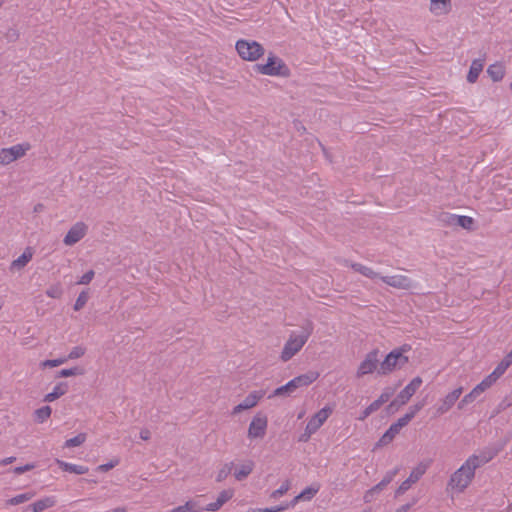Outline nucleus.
Instances as JSON below:
<instances>
[{
    "mask_svg": "<svg viewBox=\"0 0 512 512\" xmlns=\"http://www.w3.org/2000/svg\"><path fill=\"white\" fill-rule=\"evenodd\" d=\"M494 457L495 453L490 450L470 455L464 463L450 475L446 485V492L452 497L464 493L473 482L476 470L490 462Z\"/></svg>",
    "mask_w": 512,
    "mask_h": 512,
    "instance_id": "1",
    "label": "nucleus"
},
{
    "mask_svg": "<svg viewBox=\"0 0 512 512\" xmlns=\"http://www.w3.org/2000/svg\"><path fill=\"white\" fill-rule=\"evenodd\" d=\"M313 329L312 322H308L302 327L301 332H291L280 353L281 361L288 362L297 355L312 335Z\"/></svg>",
    "mask_w": 512,
    "mask_h": 512,
    "instance_id": "2",
    "label": "nucleus"
},
{
    "mask_svg": "<svg viewBox=\"0 0 512 512\" xmlns=\"http://www.w3.org/2000/svg\"><path fill=\"white\" fill-rule=\"evenodd\" d=\"M504 374L495 369L467 393L458 403V409L463 410L467 405L476 401L485 391L490 389Z\"/></svg>",
    "mask_w": 512,
    "mask_h": 512,
    "instance_id": "3",
    "label": "nucleus"
},
{
    "mask_svg": "<svg viewBox=\"0 0 512 512\" xmlns=\"http://www.w3.org/2000/svg\"><path fill=\"white\" fill-rule=\"evenodd\" d=\"M319 378V373L316 371H309L305 374H301L297 377H294L285 385L276 388L273 393L269 396V398L277 397V396H290L292 395L298 388L307 387L313 382H315Z\"/></svg>",
    "mask_w": 512,
    "mask_h": 512,
    "instance_id": "4",
    "label": "nucleus"
},
{
    "mask_svg": "<svg viewBox=\"0 0 512 512\" xmlns=\"http://www.w3.org/2000/svg\"><path fill=\"white\" fill-rule=\"evenodd\" d=\"M235 48L240 58L250 62L257 61L265 53L264 47L254 40L240 39L236 42Z\"/></svg>",
    "mask_w": 512,
    "mask_h": 512,
    "instance_id": "5",
    "label": "nucleus"
},
{
    "mask_svg": "<svg viewBox=\"0 0 512 512\" xmlns=\"http://www.w3.org/2000/svg\"><path fill=\"white\" fill-rule=\"evenodd\" d=\"M257 71L262 75L267 76H280V77H288L290 75V69L285 64V62L270 53L267 57V62L265 64L257 65Z\"/></svg>",
    "mask_w": 512,
    "mask_h": 512,
    "instance_id": "6",
    "label": "nucleus"
},
{
    "mask_svg": "<svg viewBox=\"0 0 512 512\" xmlns=\"http://www.w3.org/2000/svg\"><path fill=\"white\" fill-rule=\"evenodd\" d=\"M406 349H394L380 362L378 374L387 375L400 369L408 363V357L403 354Z\"/></svg>",
    "mask_w": 512,
    "mask_h": 512,
    "instance_id": "7",
    "label": "nucleus"
},
{
    "mask_svg": "<svg viewBox=\"0 0 512 512\" xmlns=\"http://www.w3.org/2000/svg\"><path fill=\"white\" fill-rule=\"evenodd\" d=\"M333 408L325 406L316 412L307 422L304 433L300 436L299 441L306 442L315 434L321 426L327 421L332 414Z\"/></svg>",
    "mask_w": 512,
    "mask_h": 512,
    "instance_id": "8",
    "label": "nucleus"
},
{
    "mask_svg": "<svg viewBox=\"0 0 512 512\" xmlns=\"http://www.w3.org/2000/svg\"><path fill=\"white\" fill-rule=\"evenodd\" d=\"M31 149L29 142H22L11 147L0 148V165L8 166L11 163L23 158Z\"/></svg>",
    "mask_w": 512,
    "mask_h": 512,
    "instance_id": "9",
    "label": "nucleus"
},
{
    "mask_svg": "<svg viewBox=\"0 0 512 512\" xmlns=\"http://www.w3.org/2000/svg\"><path fill=\"white\" fill-rule=\"evenodd\" d=\"M431 460L420 461L410 472V475L407 479H405L397 488L395 494L396 496L404 494L407 490H409L412 485L417 483L422 476L426 473L428 468L431 465Z\"/></svg>",
    "mask_w": 512,
    "mask_h": 512,
    "instance_id": "10",
    "label": "nucleus"
},
{
    "mask_svg": "<svg viewBox=\"0 0 512 512\" xmlns=\"http://www.w3.org/2000/svg\"><path fill=\"white\" fill-rule=\"evenodd\" d=\"M380 365V351L379 349H373L368 352L364 359L359 363L356 370V377L362 378L365 375H369L378 372Z\"/></svg>",
    "mask_w": 512,
    "mask_h": 512,
    "instance_id": "11",
    "label": "nucleus"
},
{
    "mask_svg": "<svg viewBox=\"0 0 512 512\" xmlns=\"http://www.w3.org/2000/svg\"><path fill=\"white\" fill-rule=\"evenodd\" d=\"M268 427V418L262 413H257L251 419L247 430V437L250 440L263 439Z\"/></svg>",
    "mask_w": 512,
    "mask_h": 512,
    "instance_id": "12",
    "label": "nucleus"
},
{
    "mask_svg": "<svg viewBox=\"0 0 512 512\" xmlns=\"http://www.w3.org/2000/svg\"><path fill=\"white\" fill-rule=\"evenodd\" d=\"M89 227L83 221H77L74 223L63 238V244L65 246H73L80 242L88 234Z\"/></svg>",
    "mask_w": 512,
    "mask_h": 512,
    "instance_id": "13",
    "label": "nucleus"
},
{
    "mask_svg": "<svg viewBox=\"0 0 512 512\" xmlns=\"http://www.w3.org/2000/svg\"><path fill=\"white\" fill-rule=\"evenodd\" d=\"M463 393V388L458 387L446 394L443 398L439 400L438 405L436 406V413L438 415H444L456 404L459 400L461 394Z\"/></svg>",
    "mask_w": 512,
    "mask_h": 512,
    "instance_id": "14",
    "label": "nucleus"
},
{
    "mask_svg": "<svg viewBox=\"0 0 512 512\" xmlns=\"http://www.w3.org/2000/svg\"><path fill=\"white\" fill-rule=\"evenodd\" d=\"M264 395L265 393L262 390H255L250 392L241 403H239L232 409L231 414L238 415L244 410L254 408L255 406H257L259 401L264 397Z\"/></svg>",
    "mask_w": 512,
    "mask_h": 512,
    "instance_id": "15",
    "label": "nucleus"
},
{
    "mask_svg": "<svg viewBox=\"0 0 512 512\" xmlns=\"http://www.w3.org/2000/svg\"><path fill=\"white\" fill-rule=\"evenodd\" d=\"M380 280L388 286L396 289L409 290L414 287V282L405 275L397 274L391 276H381Z\"/></svg>",
    "mask_w": 512,
    "mask_h": 512,
    "instance_id": "16",
    "label": "nucleus"
},
{
    "mask_svg": "<svg viewBox=\"0 0 512 512\" xmlns=\"http://www.w3.org/2000/svg\"><path fill=\"white\" fill-rule=\"evenodd\" d=\"M422 378L417 376L413 378L409 384H407L403 390L398 394L396 401L399 402L400 405L406 404L410 398L416 393V391L422 385Z\"/></svg>",
    "mask_w": 512,
    "mask_h": 512,
    "instance_id": "17",
    "label": "nucleus"
},
{
    "mask_svg": "<svg viewBox=\"0 0 512 512\" xmlns=\"http://www.w3.org/2000/svg\"><path fill=\"white\" fill-rule=\"evenodd\" d=\"M452 0H429V11L434 16H443L450 13Z\"/></svg>",
    "mask_w": 512,
    "mask_h": 512,
    "instance_id": "18",
    "label": "nucleus"
},
{
    "mask_svg": "<svg viewBox=\"0 0 512 512\" xmlns=\"http://www.w3.org/2000/svg\"><path fill=\"white\" fill-rule=\"evenodd\" d=\"M55 504L56 499L54 496H46L24 507L23 512H42L53 507Z\"/></svg>",
    "mask_w": 512,
    "mask_h": 512,
    "instance_id": "19",
    "label": "nucleus"
},
{
    "mask_svg": "<svg viewBox=\"0 0 512 512\" xmlns=\"http://www.w3.org/2000/svg\"><path fill=\"white\" fill-rule=\"evenodd\" d=\"M234 496V490L233 489H225V490H222L219 494H218V497L216 499L215 502H211L209 503L206 507H204L203 509L205 511H211V512H215V511H218L220 510V508L226 503L228 502L230 499H232V497Z\"/></svg>",
    "mask_w": 512,
    "mask_h": 512,
    "instance_id": "20",
    "label": "nucleus"
},
{
    "mask_svg": "<svg viewBox=\"0 0 512 512\" xmlns=\"http://www.w3.org/2000/svg\"><path fill=\"white\" fill-rule=\"evenodd\" d=\"M33 258V250L31 247H27L24 252L10 264V270L16 271L23 269Z\"/></svg>",
    "mask_w": 512,
    "mask_h": 512,
    "instance_id": "21",
    "label": "nucleus"
},
{
    "mask_svg": "<svg viewBox=\"0 0 512 512\" xmlns=\"http://www.w3.org/2000/svg\"><path fill=\"white\" fill-rule=\"evenodd\" d=\"M424 404L419 403L412 407H410L409 411L400 417L395 423H393L396 428L401 431L403 427L409 424V422L415 417V415L423 408Z\"/></svg>",
    "mask_w": 512,
    "mask_h": 512,
    "instance_id": "22",
    "label": "nucleus"
},
{
    "mask_svg": "<svg viewBox=\"0 0 512 512\" xmlns=\"http://www.w3.org/2000/svg\"><path fill=\"white\" fill-rule=\"evenodd\" d=\"M69 390V385L67 382H59L57 383L51 392L47 393L45 396H44V401L45 402H53L57 399H59L60 397H62L63 395H65Z\"/></svg>",
    "mask_w": 512,
    "mask_h": 512,
    "instance_id": "23",
    "label": "nucleus"
},
{
    "mask_svg": "<svg viewBox=\"0 0 512 512\" xmlns=\"http://www.w3.org/2000/svg\"><path fill=\"white\" fill-rule=\"evenodd\" d=\"M55 462L59 466V468L65 472H69V473H73V474H77V475H83L89 471V468L84 465L73 464V463L65 462L60 459H56Z\"/></svg>",
    "mask_w": 512,
    "mask_h": 512,
    "instance_id": "24",
    "label": "nucleus"
},
{
    "mask_svg": "<svg viewBox=\"0 0 512 512\" xmlns=\"http://www.w3.org/2000/svg\"><path fill=\"white\" fill-rule=\"evenodd\" d=\"M255 463L252 460H246L239 464L234 471V477L238 481L246 479L254 470Z\"/></svg>",
    "mask_w": 512,
    "mask_h": 512,
    "instance_id": "25",
    "label": "nucleus"
},
{
    "mask_svg": "<svg viewBox=\"0 0 512 512\" xmlns=\"http://www.w3.org/2000/svg\"><path fill=\"white\" fill-rule=\"evenodd\" d=\"M203 507L200 506L199 502L195 499L186 501L183 505H179L168 512H202Z\"/></svg>",
    "mask_w": 512,
    "mask_h": 512,
    "instance_id": "26",
    "label": "nucleus"
},
{
    "mask_svg": "<svg viewBox=\"0 0 512 512\" xmlns=\"http://www.w3.org/2000/svg\"><path fill=\"white\" fill-rule=\"evenodd\" d=\"M484 67L483 61L480 59H475L472 61L468 75L467 81L469 83H475L482 72Z\"/></svg>",
    "mask_w": 512,
    "mask_h": 512,
    "instance_id": "27",
    "label": "nucleus"
},
{
    "mask_svg": "<svg viewBox=\"0 0 512 512\" xmlns=\"http://www.w3.org/2000/svg\"><path fill=\"white\" fill-rule=\"evenodd\" d=\"M487 73L494 82H498L505 76V67L501 63H495L488 67Z\"/></svg>",
    "mask_w": 512,
    "mask_h": 512,
    "instance_id": "28",
    "label": "nucleus"
},
{
    "mask_svg": "<svg viewBox=\"0 0 512 512\" xmlns=\"http://www.w3.org/2000/svg\"><path fill=\"white\" fill-rule=\"evenodd\" d=\"M450 223L458 225L464 229L470 230L473 227L474 220L472 217L464 215H451Z\"/></svg>",
    "mask_w": 512,
    "mask_h": 512,
    "instance_id": "29",
    "label": "nucleus"
},
{
    "mask_svg": "<svg viewBox=\"0 0 512 512\" xmlns=\"http://www.w3.org/2000/svg\"><path fill=\"white\" fill-rule=\"evenodd\" d=\"M351 268L362 274L363 276L370 278V279H380L381 275L377 272H375L372 268L367 267L365 265H362L360 263H352Z\"/></svg>",
    "mask_w": 512,
    "mask_h": 512,
    "instance_id": "30",
    "label": "nucleus"
},
{
    "mask_svg": "<svg viewBox=\"0 0 512 512\" xmlns=\"http://www.w3.org/2000/svg\"><path fill=\"white\" fill-rule=\"evenodd\" d=\"M399 433L400 431L392 424L377 442V447L388 445Z\"/></svg>",
    "mask_w": 512,
    "mask_h": 512,
    "instance_id": "31",
    "label": "nucleus"
},
{
    "mask_svg": "<svg viewBox=\"0 0 512 512\" xmlns=\"http://www.w3.org/2000/svg\"><path fill=\"white\" fill-rule=\"evenodd\" d=\"M34 496H35V492H33V491L21 493V494H18L16 496L8 499L6 502V505H8V506L19 505V504L30 501L32 498H34Z\"/></svg>",
    "mask_w": 512,
    "mask_h": 512,
    "instance_id": "32",
    "label": "nucleus"
},
{
    "mask_svg": "<svg viewBox=\"0 0 512 512\" xmlns=\"http://www.w3.org/2000/svg\"><path fill=\"white\" fill-rule=\"evenodd\" d=\"M51 413L52 409L50 406H43L35 410L34 419L38 423H43L50 418Z\"/></svg>",
    "mask_w": 512,
    "mask_h": 512,
    "instance_id": "33",
    "label": "nucleus"
},
{
    "mask_svg": "<svg viewBox=\"0 0 512 512\" xmlns=\"http://www.w3.org/2000/svg\"><path fill=\"white\" fill-rule=\"evenodd\" d=\"M384 490V488L382 486H380V484H376L375 486H373L372 488H370L369 490H367L364 495H363V501L365 503H371L373 502L377 496Z\"/></svg>",
    "mask_w": 512,
    "mask_h": 512,
    "instance_id": "34",
    "label": "nucleus"
},
{
    "mask_svg": "<svg viewBox=\"0 0 512 512\" xmlns=\"http://www.w3.org/2000/svg\"><path fill=\"white\" fill-rule=\"evenodd\" d=\"M319 489V484L308 486L300 494H298V498H302L303 501H309L318 493Z\"/></svg>",
    "mask_w": 512,
    "mask_h": 512,
    "instance_id": "35",
    "label": "nucleus"
},
{
    "mask_svg": "<svg viewBox=\"0 0 512 512\" xmlns=\"http://www.w3.org/2000/svg\"><path fill=\"white\" fill-rule=\"evenodd\" d=\"M83 374H84V370L80 367L75 366L72 368H66V369L60 370L59 372H57L56 377L57 378H67V377L79 376V375H83Z\"/></svg>",
    "mask_w": 512,
    "mask_h": 512,
    "instance_id": "36",
    "label": "nucleus"
},
{
    "mask_svg": "<svg viewBox=\"0 0 512 512\" xmlns=\"http://www.w3.org/2000/svg\"><path fill=\"white\" fill-rule=\"evenodd\" d=\"M86 434L85 433H79L78 435L67 439L64 443V447L66 448H72V447H78L81 446L86 441Z\"/></svg>",
    "mask_w": 512,
    "mask_h": 512,
    "instance_id": "37",
    "label": "nucleus"
},
{
    "mask_svg": "<svg viewBox=\"0 0 512 512\" xmlns=\"http://www.w3.org/2000/svg\"><path fill=\"white\" fill-rule=\"evenodd\" d=\"M290 486H291L290 481L285 480L278 489L274 490L270 494V498L274 499V500L279 499L280 497H282L284 494H286L289 491Z\"/></svg>",
    "mask_w": 512,
    "mask_h": 512,
    "instance_id": "38",
    "label": "nucleus"
},
{
    "mask_svg": "<svg viewBox=\"0 0 512 512\" xmlns=\"http://www.w3.org/2000/svg\"><path fill=\"white\" fill-rule=\"evenodd\" d=\"M66 361H67L66 357H60L57 359H48V360H44V361L40 362V367L43 369L58 367V366L64 364Z\"/></svg>",
    "mask_w": 512,
    "mask_h": 512,
    "instance_id": "39",
    "label": "nucleus"
},
{
    "mask_svg": "<svg viewBox=\"0 0 512 512\" xmlns=\"http://www.w3.org/2000/svg\"><path fill=\"white\" fill-rule=\"evenodd\" d=\"M512 364V349L510 352L498 363L496 368L501 371L503 374L507 371V369Z\"/></svg>",
    "mask_w": 512,
    "mask_h": 512,
    "instance_id": "40",
    "label": "nucleus"
},
{
    "mask_svg": "<svg viewBox=\"0 0 512 512\" xmlns=\"http://www.w3.org/2000/svg\"><path fill=\"white\" fill-rule=\"evenodd\" d=\"M62 294H63V290H62L60 284L51 285L46 290V295L53 299H59L62 296Z\"/></svg>",
    "mask_w": 512,
    "mask_h": 512,
    "instance_id": "41",
    "label": "nucleus"
},
{
    "mask_svg": "<svg viewBox=\"0 0 512 512\" xmlns=\"http://www.w3.org/2000/svg\"><path fill=\"white\" fill-rule=\"evenodd\" d=\"M88 299H89L88 293L86 291H82L78 295V297H77V299H76V301L74 303V307H73L74 310L75 311L81 310L86 305Z\"/></svg>",
    "mask_w": 512,
    "mask_h": 512,
    "instance_id": "42",
    "label": "nucleus"
},
{
    "mask_svg": "<svg viewBox=\"0 0 512 512\" xmlns=\"http://www.w3.org/2000/svg\"><path fill=\"white\" fill-rule=\"evenodd\" d=\"M398 472V468L388 471L383 477V479L379 482L380 486H382L385 489L388 486V484H390L393 481Z\"/></svg>",
    "mask_w": 512,
    "mask_h": 512,
    "instance_id": "43",
    "label": "nucleus"
},
{
    "mask_svg": "<svg viewBox=\"0 0 512 512\" xmlns=\"http://www.w3.org/2000/svg\"><path fill=\"white\" fill-rule=\"evenodd\" d=\"M85 351H86L85 348H83L81 346H75L70 350V352L66 358H67V360L68 359L74 360V359L81 358L85 354Z\"/></svg>",
    "mask_w": 512,
    "mask_h": 512,
    "instance_id": "44",
    "label": "nucleus"
},
{
    "mask_svg": "<svg viewBox=\"0 0 512 512\" xmlns=\"http://www.w3.org/2000/svg\"><path fill=\"white\" fill-rule=\"evenodd\" d=\"M289 505H279L271 508H255L252 509L251 512H283L288 509Z\"/></svg>",
    "mask_w": 512,
    "mask_h": 512,
    "instance_id": "45",
    "label": "nucleus"
},
{
    "mask_svg": "<svg viewBox=\"0 0 512 512\" xmlns=\"http://www.w3.org/2000/svg\"><path fill=\"white\" fill-rule=\"evenodd\" d=\"M118 464H119V459H113V460L109 461L108 463L99 465L97 467V470L100 472H107V471L113 469L114 467H116Z\"/></svg>",
    "mask_w": 512,
    "mask_h": 512,
    "instance_id": "46",
    "label": "nucleus"
},
{
    "mask_svg": "<svg viewBox=\"0 0 512 512\" xmlns=\"http://www.w3.org/2000/svg\"><path fill=\"white\" fill-rule=\"evenodd\" d=\"M94 271L93 270H89L88 272H86L85 274H83L80 279L78 280L77 284L79 285H87L89 284L93 278H94Z\"/></svg>",
    "mask_w": 512,
    "mask_h": 512,
    "instance_id": "47",
    "label": "nucleus"
},
{
    "mask_svg": "<svg viewBox=\"0 0 512 512\" xmlns=\"http://www.w3.org/2000/svg\"><path fill=\"white\" fill-rule=\"evenodd\" d=\"M394 391L390 388L385 389L381 395L377 398L380 404L386 403L393 395Z\"/></svg>",
    "mask_w": 512,
    "mask_h": 512,
    "instance_id": "48",
    "label": "nucleus"
},
{
    "mask_svg": "<svg viewBox=\"0 0 512 512\" xmlns=\"http://www.w3.org/2000/svg\"><path fill=\"white\" fill-rule=\"evenodd\" d=\"M231 465L232 463H230V465H225V467H223L217 474V477H216V480L218 482H221L223 481L227 476L228 474L230 473L231 471Z\"/></svg>",
    "mask_w": 512,
    "mask_h": 512,
    "instance_id": "49",
    "label": "nucleus"
},
{
    "mask_svg": "<svg viewBox=\"0 0 512 512\" xmlns=\"http://www.w3.org/2000/svg\"><path fill=\"white\" fill-rule=\"evenodd\" d=\"M34 468V465L33 464H26L24 466H18V467H15L13 469V472L16 474V475H20V474H23L27 471H30Z\"/></svg>",
    "mask_w": 512,
    "mask_h": 512,
    "instance_id": "50",
    "label": "nucleus"
},
{
    "mask_svg": "<svg viewBox=\"0 0 512 512\" xmlns=\"http://www.w3.org/2000/svg\"><path fill=\"white\" fill-rule=\"evenodd\" d=\"M139 435L142 440L147 441L151 437V432L148 429L144 428L140 431Z\"/></svg>",
    "mask_w": 512,
    "mask_h": 512,
    "instance_id": "51",
    "label": "nucleus"
},
{
    "mask_svg": "<svg viewBox=\"0 0 512 512\" xmlns=\"http://www.w3.org/2000/svg\"><path fill=\"white\" fill-rule=\"evenodd\" d=\"M382 406V404H380L378 402V400L376 399L375 401H373L368 407H369V410L374 413L376 412L380 407Z\"/></svg>",
    "mask_w": 512,
    "mask_h": 512,
    "instance_id": "52",
    "label": "nucleus"
},
{
    "mask_svg": "<svg viewBox=\"0 0 512 512\" xmlns=\"http://www.w3.org/2000/svg\"><path fill=\"white\" fill-rule=\"evenodd\" d=\"M371 414H372V412L369 410V407L367 406V407L362 411V413L360 414V416L358 417V420L363 421V420H365L368 416H370Z\"/></svg>",
    "mask_w": 512,
    "mask_h": 512,
    "instance_id": "53",
    "label": "nucleus"
},
{
    "mask_svg": "<svg viewBox=\"0 0 512 512\" xmlns=\"http://www.w3.org/2000/svg\"><path fill=\"white\" fill-rule=\"evenodd\" d=\"M15 460H16V458L14 456L6 457V458L0 460V465L6 466L8 464L13 463Z\"/></svg>",
    "mask_w": 512,
    "mask_h": 512,
    "instance_id": "54",
    "label": "nucleus"
},
{
    "mask_svg": "<svg viewBox=\"0 0 512 512\" xmlns=\"http://www.w3.org/2000/svg\"><path fill=\"white\" fill-rule=\"evenodd\" d=\"M411 505L410 504H405V505H402L400 506L399 508H397L395 510V512H408L409 509H410Z\"/></svg>",
    "mask_w": 512,
    "mask_h": 512,
    "instance_id": "55",
    "label": "nucleus"
},
{
    "mask_svg": "<svg viewBox=\"0 0 512 512\" xmlns=\"http://www.w3.org/2000/svg\"><path fill=\"white\" fill-rule=\"evenodd\" d=\"M303 501L302 498H298V495L289 503V508L294 507L298 502Z\"/></svg>",
    "mask_w": 512,
    "mask_h": 512,
    "instance_id": "56",
    "label": "nucleus"
},
{
    "mask_svg": "<svg viewBox=\"0 0 512 512\" xmlns=\"http://www.w3.org/2000/svg\"><path fill=\"white\" fill-rule=\"evenodd\" d=\"M2 4H3V1H2V0H0V7L2 6Z\"/></svg>",
    "mask_w": 512,
    "mask_h": 512,
    "instance_id": "57",
    "label": "nucleus"
},
{
    "mask_svg": "<svg viewBox=\"0 0 512 512\" xmlns=\"http://www.w3.org/2000/svg\"><path fill=\"white\" fill-rule=\"evenodd\" d=\"M510 89L512 90V81H511V84H510Z\"/></svg>",
    "mask_w": 512,
    "mask_h": 512,
    "instance_id": "58",
    "label": "nucleus"
}]
</instances>
